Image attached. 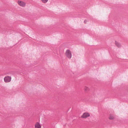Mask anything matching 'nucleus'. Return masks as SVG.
<instances>
[{"label":"nucleus","mask_w":128,"mask_h":128,"mask_svg":"<svg viewBox=\"0 0 128 128\" xmlns=\"http://www.w3.org/2000/svg\"><path fill=\"white\" fill-rule=\"evenodd\" d=\"M66 56L69 59L71 58L72 57V53L70 51L68 50H67L65 54Z\"/></svg>","instance_id":"obj_1"},{"label":"nucleus","mask_w":128,"mask_h":128,"mask_svg":"<svg viewBox=\"0 0 128 128\" xmlns=\"http://www.w3.org/2000/svg\"><path fill=\"white\" fill-rule=\"evenodd\" d=\"M17 3L20 6L23 7H25L26 5V3L25 2L20 0L18 1Z\"/></svg>","instance_id":"obj_2"},{"label":"nucleus","mask_w":128,"mask_h":128,"mask_svg":"<svg viewBox=\"0 0 128 128\" xmlns=\"http://www.w3.org/2000/svg\"><path fill=\"white\" fill-rule=\"evenodd\" d=\"M11 77L8 76H5L4 78V81L6 83L10 82L11 81Z\"/></svg>","instance_id":"obj_3"},{"label":"nucleus","mask_w":128,"mask_h":128,"mask_svg":"<svg viewBox=\"0 0 128 128\" xmlns=\"http://www.w3.org/2000/svg\"><path fill=\"white\" fill-rule=\"evenodd\" d=\"M90 113L86 112L84 113L81 116V117L82 118H86L90 116Z\"/></svg>","instance_id":"obj_4"},{"label":"nucleus","mask_w":128,"mask_h":128,"mask_svg":"<svg viewBox=\"0 0 128 128\" xmlns=\"http://www.w3.org/2000/svg\"><path fill=\"white\" fill-rule=\"evenodd\" d=\"M41 126L38 122H37L35 125V128H41Z\"/></svg>","instance_id":"obj_5"},{"label":"nucleus","mask_w":128,"mask_h":128,"mask_svg":"<svg viewBox=\"0 0 128 128\" xmlns=\"http://www.w3.org/2000/svg\"><path fill=\"white\" fill-rule=\"evenodd\" d=\"M84 90L85 92H88L89 90L90 89L88 87L86 86L84 88Z\"/></svg>","instance_id":"obj_6"},{"label":"nucleus","mask_w":128,"mask_h":128,"mask_svg":"<svg viewBox=\"0 0 128 128\" xmlns=\"http://www.w3.org/2000/svg\"><path fill=\"white\" fill-rule=\"evenodd\" d=\"M115 44L116 45L118 48H120L121 46L120 44L117 42H115Z\"/></svg>","instance_id":"obj_7"},{"label":"nucleus","mask_w":128,"mask_h":128,"mask_svg":"<svg viewBox=\"0 0 128 128\" xmlns=\"http://www.w3.org/2000/svg\"><path fill=\"white\" fill-rule=\"evenodd\" d=\"M48 0H41V1L44 3H46L47 2Z\"/></svg>","instance_id":"obj_8"},{"label":"nucleus","mask_w":128,"mask_h":128,"mask_svg":"<svg viewBox=\"0 0 128 128\" xmlns=\"http://www.w3.org/2000/svg\"><path fill=\"white\" fill-rule=\"evenodd\" d=\"M109 118L110 120H113L114 119V117L113 116H110Z\"/></svg>","instance_id":"obj_9"}]
</instances>
